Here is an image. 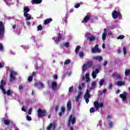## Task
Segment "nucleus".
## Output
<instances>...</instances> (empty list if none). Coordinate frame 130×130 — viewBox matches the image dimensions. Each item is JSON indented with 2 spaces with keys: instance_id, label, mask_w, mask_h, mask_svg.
I'll list each match as a JSON object with an SVG mask.
<instances>
[{
  "instance_id": "f257e3e1",
  "label": "nucleus",
  "mask_w": 130,
  "mask_h": 130,
  "mask_svg": "<svg viewBox=\"0 0 130 130\" xmlns=\"http://www.w3.org/2000/svg\"><path fill=\"white\" fill-rule=\"evenodd\" d=\"M71 123L72 124H75L76 123V117L74 115H70L67 120V126H70L71 125Z\"/></svg>"
},
{
  "instance_id": "f03ea898",
  "label": "nucleus",
  "mask_w": 130,
  "mask_h": 130,
  "mask_svg": "<svg viewBox=\"0 0 130 130\" xmlns=\"http://www.w3.org/2000/svg\"><path fill=\"white\" fill-rule=\"evenodd\" d=\"M93 66V61H88L87 62L86 64H84L82 67V70L83 72H85L87 70V69H89V68H92Z\"/></svg>"
},
{
  "instance_id": "7ed1b4c3",
  "label": "nucleus",
  "mask_w": 130,
  "mask_h": 130,
  "mask_svg": "<svg viewBox=\"0 0 130 130\" xmlns=\"http://www.w3.org/2000/svg\"><path fill=\"white\" fill-rule=\"evenodd\" d=\"M112 18L115 20L119 18V19H121L122 18V15L120 14V12H117V11L114 10L112 12Z\"/></svg>"
},
{
  "instance_id": "20e7f679",
  "label": "nucleus",
  "mask_w": 130,
  "mask_h": 130,
  "mask_svg": "<svg viewBox=\"0 0 130 130\" xmlns=\"http://www.w3.org/2000/svg\"><path fill=\"white\" fill-rule=\"evenodd\" d=\"M93 105L96 110H98L99 108H104L105 107V106H104V104H103V103H99L98 101L94 102Z\"/></svg>"
},
{
  "instance_id": "39448f33",
  "label": "nucleus",
  "mask_w": 130,
  "mask_h": 130,
  "mask_svg": "<svg viewBox=\"0 0 130 130\" xmlns=\"http://www.w3.org/2000/svg\"><path fill=\"white\" fill-rule=\"evenodd\" d=\"M37 113L38 117H44L46 115V110L39 108L38 109Z\"/></svg>"
},
{
  "instance_id": "423d86ee",
  "label": "nucleus",
  "mask_w": 130,
  "mask_h": 130,
  "mask_svg": "<svg viewBox=\"0 0 130 130\" xmlns=\"http://www.w3.org/2000/svg\"><path fill=\"white\" fill-rule=\"evenodd\" d=\"M5 35V26L3 21L0 22V38Z\"/></svg>"
},
{
  "instance_id": "0eeeda50",
  "label": "nucleus",
  "mask_w": 130,
  "mask_h": 130,
  "mask_svg": "<svg viewBox=\"0 0 130 130\" xmlns=\"http://www.w3.org/2000/svg\"><path fill=\"white\" fill-rule=\"evenodd\" d=\"M99 47V45H98V44H96L91 49L92 53H100V52H101V50H100Z\"/></svg>"
},
{
  "instance_id": "6e6552de",
  "label": "nucleus",
  "mask_w": 130,
  "mask_h": 130,
  "mask_svg": "<svg viewBox=\"0 0 130 130\" xmlns=\"http://www.w3.org/2000/svg\"><path fill=\"white\" fill-rule=\"evenodd\" d=\"M90 20H91V16L86 15L84 17L83 20L82 21V23H88Z\"/></svg>"
},
{
  "instance_id": "1a4fd4ad",
  "label": "nucleus",
  "mask_w": 130,
  "mask_h": 130,
  "mask_svg": "<svg viewBox=\"0 0 130 130\" xmlns=\"http://www.w3.org/2000/svg\"><path fill=\"white\" fill-rule=\"evenodd\" d=\"M82 96H83V92L82 91H79L77 96L75 99L76 102H79V100H80V99H82Z\"/></svg>"
},
{
  "instance_id": "9d476101",
  "label": "nucleus",
  "mask_w": 130,
  "mask_h": 130,
  "mask_svg": "<svg viewBox=\"0 0 130 130\" xmlns=\"http://www.w3.org/2000/svg\"><path fill=\"white\" fill-rule=\"evenodd\" d=\"M15 76H17V73L15 72L12 71L10 74L9 77L12 80V81L15 80V79H16V77H15Z\"/></svg>"
},
{
  "instance_id": "9b49d317",
  "label": "nucleus",
  "mask_w": 130,
  "mask_h": 130,
  "mask_svg": "<svg viewBox=\"0 0 130 130\" xmlns=\"http://www.w3.org/2000/svg\"><path fill=\"white\" fill-rule=\"evenodd\" d=\"M51 87L53 91H56V89H57V83L54 81L52 82Z\"/></svg>"
},
{
  "instance_id": "f8f14e48",
  "label": "nucleus",
  "mask_w": 130,
  "mask_h": 130,
  "mask_svg": "<svg viewBox=\"0 0 130 130\" xmlns=\"http://www.w3.org/2000/svg\"><path fill=\"white\" fill-rule=\"evenodd\" d=\"M127 96V92H124L123 94H120L119 97L122 98L123 101H125L126 100V96Z\"/></svg>"
},
{
  "instance_id": "ddd939ff",
  "label": "nucleus",
  "mask_w": 130,
  "mask_h": 130,
  "mask_svg": "<svg viewBox=\"0 0 130 130\" xmlns=\"http://www.w3.org/2000/svg\"><path fill=\"white\" fill-rule=\"evenodd\" d=\"M23 10L24 11V13L23 14L24 16L27 17V16H29V14L28 13L30 12V9L27 7H25Z\"/></svg>"
},
{
  "instance_id": "4468645a",
  "label": "nucleus",
  "mask_w": 130,
  "mask_h": 130,
  "mask_svg": "<svg viewBox=\"0 0 130 130\" xmlns=\"http://www.w3.org/2000/svg\"><path fill=\"white\" fill-rule=\"evenodd\" d=\"M67 111H70L72 110V102L69 101L67 104Z\"/></svg>"
},
{
  "instance_id": "2eb2a0df",
  "label": "nucleus",
  "mask_w": 130,
  "mask_h": 130,
  "mask_svg": "<svg viewBox=\"0 0 130 130\" xmlns=\"http://www.w3.org/2000/svg\"><path fill=\"white\" fill-rule=\"evenodd\" d=\"M4 123L5 125H10V124H14V122L13 121H10L8 119H4Z\"/></svg>"
},
{
  "instance_id": "dca6fc26",
  "label": "nucleus",
  "mask_w": 130,
  "mask_h": 130,
  "mask_svg": "<svg viewBox=\"0 0 130 130\" xmlns=\"http://www.w3.org/2000/svg\"><path fill=\"white\" fill-rule=\"evenodd\" d=\"M51 127H53V130H55V124H53L52 123H50L48 126L47 127L46 129L50 130L51 129Z\"/></svg>"
},
{
  "instance_id": "f3484780",
  "label": "nucleus",
  "mask_w": 130,
  "mask_h": 130,
  "mask_svg": "<svg viewBox=\"0 0 130 130\" xmlns=\"http://www.w3.org/2000/svg\"><path fill=\"white\" fill-rule=\"evenodd\" d=\"M5 85H7V83L6 82V81L2 80L1 82L0 85V89L1 90H2V91L5 89V87H4V86H5Z\"/></svg>"
},
{
  "instance_id": "a211bd4d",
  "label": "nucleus",
  "mask_w": 130,
  "mask_h": 130,
  "mask_svg": "<svg viewBox=\"0 0 130 130\" xmlns=\"http://www.w3.org/2000/svg\"><path fill=\"white\" fill-rule=\"evenodd\" d=\"M112 77H115V78H116L118 80H121V75H120V74H116V72H115L114 73H113L112 74Z\"/></svg>"
},
{
  "instance_id": "6ab92c4d",
  "label": "nucleus",
  "mask_w": 130,
  "mask_h": 130,
  "mask_svg": "<svg viewBox=\"0 0 130 130\" xmlns=\"http://www.w3.org/2000/svg\"><path fill=\"white\" fill-rule=\"evenodd\" d=\"M58 39L55 37L53 38V40L54 41V42H59V41L61 40L62 38L60 37V34H58Z\"/></svg>"
},
{
  "instance_id": "aec40b11",
  "label": "nucleus",
  "mask_w": 130,
  "mask_h": 130,
  "mask_svg": "<svg viewBox=\"0 0 130 130\" xmlns=\"http://www.w3.org/2000/svg\"><path fill=\"white\" fill-rule=\"evenodd\" d=\"M3 93H4L5 94H7L8 96H12V92L11 91V90L9 89L7 91H6V89H4L2 90Z\"/></svg>"
},
{
  "instance_id": "412c9836",
  "label": "nucleus",
  "mask_w": 130,
  "mask_h": 130,
  "mask_svg": "<svg viewBox=\"0 0 130 130\" xmlns=\"http://www.w3.org/2000/svg\"><path fill=\"white\" fill-rule=\"evenodd\" d=\"M39 86H40L41 87L43 88V87H44V84H43V83L41 82H36L35 83V87L38 88Z\"/></svg>"
},
{
  "instance_id": "4be33fe9",
  "label": "nucleus",
  "mask_w": 130,
  "mask_h": 130,
  "mask_svg": "<svg viewBox=\"0 0 130 130\" xmlns=\"http://www.w3.org/2000/svg\"><path fill=\"white\" fill-rule=\"evenodd\" d=\"M52 18H48L44 21V25H47V24H49V23H50V22H52Z\"/></svg>"
},
{
  "instance_id": "5701e85b",
  "label": "nucleus",
  "mask_w": 130,
  "mask_h": 130,
  "mask_svg": "<svg viewBox=\"0 0 130 130\" xmlns=\"http://www.w3.org/2000/svg\"><path fill=\"white\" fill-rule=\"evenodd\" d=\"M93 59L94 60H98L99 61H101V60H102L103 59V58L101 56H98L93 57Z\"/></svg>"
},
{
  "instance_id": "b1692460",
  "label": "nucleus",
  "mask_w": 130,
  "mask_h": 130,
  "mask_svg": "<svg viewBox=\"0 0 130 130\" xmlns=\"http://www.w3.org/2000/svg\"><path fill=\"white\" fill-rule=\"evenodd\" d=\"M42 0H31V4H41Z\"/></svg>"
},
{
  "instance_id": "393cba45",
  "label": "nucleus",
  "mask_w": 130,
  "mask_h": 130,
  "mask_svg": "<svg viewBox=\"0 0 130 130\" xmlns=\"http://www.w3.org/2000/svg\"><path fill=\"white\" fill-rule=\"evenodd\" d=\"M95 87H96V82L93 81L91 83V88H90L89 90H92V89H95Z\"/></svg>"
},
{
  "instance_id": "a878e982",
  "label": "nucleus",
  "mask_w": 130,
  "mask_h": 130,
  "mask_svg": "<svg viewBox=\"0 0 130 130\" xmlns=\"http://www.w3.org/2000/svg\"><path fill=\"white\" fill-rule=\"evenodd\" d=\"M106 35H107V34L106 33V32H104L103 33L102 39L103 41H104V40H105V39H106Z\"/></svg>"
},
{
  "instance_id": "bb28decb",
  "label": "nucleus",
  "mask_w": 130,
  "mask_h": 130,
  "mask_svg": "<svg viewBox=\"0 0 130 130\" xmlns=\"http://www.w3.org/2000/svg\"><path fill=\"white\" fill-rule=\"evenodd\" d=\"M117 85L118 86H123L124 85V82L121 81H119L117 82Z\"/></svg>"
},
{
  "instance_id": "cd10ccee",
  "label": "nucleus",
  "mask_w": 130,
  "mask_h": 130,
  "mask_svg": "<svg viewBox=\"0 0 130 130\" xmlns=\"http://www.w3.org/2000/svg\"><path fill=\"white\" fill-rule=\"evenodd\" d=\"M105 82V80L104 79H101L100 81H99V85L100 86H103V85L104 84Z\"/></svg>"
},
{
  "instance_id": "c85d7f7f",
  "label": "nucleus",
  "mask_w": 130,
  "mask_h": 130,
  "mask_svg": "<svg viewBox=\"0 0 130 130\" xmlns=\"http://www.w3.org/2000/svg\"><path fill=\"white\" fill-rule=\"evenodd\" d=\"M97 74L95 73V71H93L91 74V76L93 79H96V77H97Z\"/></svg>"
},
{
  "instance_id": "c756f323",
  "label": "nucleus",
  "mask_w": 130,
  "mask_h": 130,
  "mask_svg": "<svg viewBox=\"0 0 130 130\" xmlns=\"http://www.w3.org/2000/svg\"><path fill=\"white\" fill-rule=\"evenodd\" d=\"M80 48H81V46H78L75 49V53L77 54L79 52V50H80Z\"/></svg>"
},
{
  "instance_id": "7c9ffc66",
  "label": "nucleus",
  "mask_w": 130,
  "mask_h": 130,
  "mask_svg": "<svg viewBox=\"0 0 130 130\" xmlns=\"http://www.w3.org/2000/svg\"><path fill=\"white\" fill-rule=\"evenodd\" d=\"M69 63H71V60L70 59L66 60L64 62V66L69 64Z\"/></svg>"
},
{
  "instance_id": "2f4dec72",
  "label": "nucleus",
  "mask_w": 130,
  "mask_h": 130,
  "mask_svg": "<svg viewBox=\"0 0 130 130\" xmlns=\"http://www.w3.org/2000/svg\"><path fill=\"white\" fill-rule=\"evenodd\" d=\"M90 97H91V94H88V93H85L84 95V98H87V99H89L90 98Z\"/></svg>"
},
{
  "instance_id": "473e14b6",
  "label": "nucleus",
  "mask_w": 130,
  "mask_h": 130,
  "mask_svg": "<svg viewBox=\"0 0 130 130\" xmlns=\"http://www.w3.org/2000/svg\"><path fill=\"white\" fill-rule=\"evenodd\" d=\"M73 90H74V85H72L71 87L69 88V93H72L73 92Z\"/></svg>"
},
{
  "instance_id": "72a5a7b5",
  "label": "nucleus",
  "mask_w": 130,
  "mask_h": 130,
  "mask_svg": "<svg viewBox=\"0 0 130 130\" xmlns=\"http://www.w3.org/2000/svg\"><path fill=\"white\" fill-rule=\"evenodd\" d=\"M27 81L30 82H32V81H33V77L31 76H29L27 79Z\"/></svg>"
},
{
  "instance_id": "f704fd0d",
  "label": "nucleus",
  "mask_w": 130,
  "mask_h": 130,
  "mask_svg": "<svg viewBox=\"0 0 130 130\" xmlns=\"http://www.w3.org/2000/svg\"><path fill=\"white\" fill-rule=\"evenodd\" d=\"M130 70H126L125 72V76H129Z\"/></svg>"
},
{
  "instance_id": "c9c22d12",
  "label": "nucleus",
  "mask_w": 130,
  "mask_h": 130,
  "mask_svg": "<svg viewBox=\"0 0 130 130\" xmlns=\"http://www.w3.org/2000/svg\"><path fill=\"white\" fill-rule=\"evenodd\" d=\"M95 39H96V38L95 37V36H92V37H89L90 41H94V40H95Z\"/></svg>"
},
{
  "instance_id": "e433bc0d",
  "label": "nucleus",
  "mask_w": 130,
  "mask_h": 130,
  "mask_svg": "<svg viewBox=\"0 0 130 130\" xmlns=\"http://www.w3.org/2000/svg\"><path fill=\"white\" fill-rule=\"evenodd\" d=\"M90 113H93V112H95V110L94 108H91L89 110Z\"/></svg>"
},
{
  "instance_id": "4c0bfd02",
  "label": "nucleus",
  "mask_w": 130,
  "mask_h": 130,
  "mask_svg": "<svg viewBox=\"0 0 130 130\" xmlns=\"http://www.w3.org/2000/svg\"><path fill=\"white\" fill-rule=\"evenodd\" d=\"M78 55L80 57H83V56H84V53L83 52H80L78 53Z\"/></svg>"
},
{
  "instance_id": "58836bf2",
  "label": "nucleus",
  "mask_w": 130,
  "mask_h": 130,
  "mask_svg": "<svg viewBox=\"0 0 130 130\" xmlns=\"http://www.w3.org/2000/svg\"><path fill=\"white\" fill-rule=\"evenodd\" d=\"M123 54L125 55V54H126V48L125 47H123Z\"/></svg>"
},
{
  "instance_id": "ea45409f",
  "label": "nucleus",
  "mask_w": 130,
  "mask_h": 130,
  "mask_svg": "<svg viewBox=\"0 0 130 130\" xmlns=\"http://www.w3.org/2000/svg\"><path fill=\"white\" fill-rule=\"evenodd\" d=\"M38 29L39 30V31H41V30H42V29H43V27H42V25H40L38 26Z\"/></svg>"
},
{
  "instance_id": "a19ab883",
  "label": "nucleus",
  "mask_w": 130,
  "mask_h": 130,
  "mask_svg": "<svg viewBox=\"0 0 130 130\" xmlns=\"http://www.w3.org/2000/svg\"><path fill=\"white\" fill-rule=\"evenodd\" d=\"M26 17V20H27V21H29V20H31V15H27V16H25Z\"/></svg>"
},
{
  "instance_id": "79ce46f5",
  "label": "nucleus",
  "mask_w": 130,
  "mask_h": 130,
  "mask_svg": "<svg viewBox=\"0 0 130 130\" xmlns=\"http://www.w3.org/2000/svg\"><path fill=\"white\" fill-rule=\"evenodd\" d=\"M113 86V85H112V83H109L108 85V89H109V90H111L112 89Z\"/></svg>"
},
{
  "instance_id": "37998d69",
  "label": "nucleus",
  "mask_w": 130,
  "mask_h": 130,
  "mask_svg": "<svg viewBox=\"0 0 130 130\" xmlns=\"http://www.w3.org/2000/svg\"><path fill=\"white\" fill-rule=\"evenodd\" d=\"M123 38H124V36L123 35H120L117 37V39H123Z\"/></svg>"
},
{
  "instance_id": "c03bdc74",
  "label": "nucleus",
  "mask_w": 130,
  "mask_h": 130,
  "mask_svg": "<svg viewBox=\"0 0 130 130\" xmlns=\"http://www.w3.org/2000/svg\"><path fill=\"white\" fill-rule=\"evenodd\" d=\"M31 114H32V108H30L28 112V114H29V115H31Z\"/></svg>"
},
{
  "instance_id": "a18cd8bd",
  "label": "nucleus",
  "mask_w": 130,
  "mask_h": 130,
  "mask_svg": "<svg viewBox=\"0 0 130 130\" xmlns=\"http://www.w3.org/2000/svg\"><path fill=\"white\" fill-rule=\"evenodd\" d=\"M61 111H62V112L63 113H64L65 111H66V108H64V107H61Z\"/></svg>"
},
{
  "instance_id": "49530a36",
  "label": "nucleus",
  "mask_w": 130,
  "mask_h": 130,
  "mask_svg": "<svg viewBox=\"0 0 130 130\" xmlns=\"http://www.w3.org/2000/svg\"><path fill=\"white\" fill-rule=\"evenodd\" d=\"M26 119H27V120H28L29 121H31V120H32V118L29 116H26Z\"/></svg>"
},
{
  "instance_id": "de8ad7c7",
  "label": "nucleus",
  "mask_w": 130,
  "mask_h": 130,
  "mask_svg": "<svg viewBox=\"0 0 130 130\" xmlns=\"http://www.w3.org/2000/svg\"><path fill=\"white\" fill-rule=\"evenodd\" d=\"M80 6H81V4H80L79 3H78L75 6V9H78V8H80Z\"/></svg>"
},
{
  "instance_id": "09e8293b",
  "label": "nucleus",
  "mask_w": 130,
  "mask_h": 130,
  "mask_svg": "<svg viewBox=\"0 0 130 130\" xmlns=\"http://www.w3.org/2000/svg\"><path fill=\"white\" fill-rule=\"evenodd\" d=\"M0 50H4V47L3 46V44L0 43Z\"/></svg>"
},
{
  "instance_id": "8fccbe9b",
  "label": "nucleus",
  "mask_w": 130,
  "mask_h": 130,
  "mask_svg": "<svg viewBox=\"0 0 130 130\" xmlns=\"http://www.w3.org/2000/svg\"><path fill=\"white\" fill-rule=\"evenodd\" d=\"M35 76H36V72H35V71H34L31 76L33 78L34 77H35Z\"/></svg>"
},
{
  "instance_id": "3c124183",
  "label": "nucleus",
  "mask_w": 130,
  "mask_h": 130,
  "mask_svg": "<svg viewBox=\"0 0 130 130\" xmlns=\"http://www.w3.org/2000/svg\"><path fill=\"white\" fill-rule=\"evenodd\" d=\"M58 108H59V106H56L55 107V111H56V112H57V111H58Z\"/></svg>"
},
{
  "instance_id": "603ef678",
  "label": "nucleus",
  "mask_w": 130,
  "mask_h": 130,
  "mask_svg": "<svg viewBox=\"0 0 130 130\" xmlns=\"http://www.w3.org/2000/svg\"><path fill=\"white\" fill-rule=\"evenodd\" d=\"M109 125L110 126V127H112L113 125V123L112 122H110L109 123Z\"/></svg>"
},
{
  "instance_id": "864d4df0",
  "label": "nucleus",
  "mask_w": 130,
  "mask_h": 130,
  "mask_svg": "<svg viewBox=\"0 0 130 130\" xmlns=\"http://www.w3.org/2000/svg\"><path fill=\"white\" fill-rule=\"evenodd\" d=\"M94 72H95V74H98V73H99V69H95Z\"/></svg>"
},
{
  "instance_id": "5fc2aeb1",
  "label": "nucleus",
  "mask_w": 130,
  "mask_h": 130,
  "mask_svg": "<svg viewBox=\"0 0 130 130\" xmlns=\"http://www.w3.org/2000/svg\"><path fill=\"white\" fill-rule=\"evenodd\" d=\"M107 63H108V62H107V61H105L103 64L104 67H106V66L107 64Z\"/></svg>"
},
{
  "instance_id": "6e6d98bb",
  "label": "nucleus",
  "mask_w": 130,
  "mask_h": 130,
  "mask_svg": "<svg viewBox=\"0 0 130 130\" xmlns=\"http://www.w3.org/2000/svg\"><path fill=\"white\" fill-rule=\"evenodd\" d=\"M19 90H22V89H24V87L22 85H19Z\"/></svg>"
},
{
  "instance_id": "4d7b16f0",
  "label": "nucleus",
  "mask_w": 130,
  "mask_h": 130,
  "mask_svg": "<svg viewBox=\"0 0 130 130\" xmlns=\"http://www.w3.org/2000/svg\"><path fill=\"white\" fill-rule=\"evenodd\" d=\"M85 102L87 103V104H88V103H89V99L85 98Z\"/></svg>"
},
{
  "instance_id": "13d9d810",
  "label": "nucleus",
  "mask_w": 130,
  "mask_h": 130,
  "mask_svg": "<svg viewBox=\"0 0 130 130\" xmlns=\"http://www.w3.org/2000/svg\"><path fill=\"white\" fill-rule=\"evenodd\" d=\"M89 76H90V74H89V73H87V74L85 75V78H89Z\"/></svg>"
},
{
  "instance_id": "bf43d9fd",
  "label": "nucleus",
  "mask_w": 130,
  "mask_h": 130,
  "mask_svg": "<svg viewBox=\"0 0 130 130\" xmlns=\"http://www.w3.org/2000/svg\"><path fill=\"white\" fill-rule=\"evenodd\" d=\"M57 75H55L53 76V78L55 79V80H57Z\"/></svg>"
},
{
  "instance_id": "052dcab7",
  "label": "nucleus",
  "mask_w": 130,
  "mask_h": 130,
  "mask_svg": "<svg viewBox=\"0 0 130 130\" xmlns=\"http://www.w3.org/2000/svg\"><path fill=\"white\" fill-rule=\"evenodd\" d=\"M65 46L66 47H69V46H70V44L69 43H66L65 44Z\"/></svg>"
},
{
  "instance_id": "680f3d73",
  "label": "nucleus",
  "mask_w": 130,
  "mask_h": 130,
  "mask_svg": "<svg viewBox=\"0 0 130 130\" xmlns=\"http://www.w3.org/2000/svg\"><path fill=\"white\" fill-rule=\"evenodd\" d=\"M85 94H90V90L89 89H87Z\"/></svg>"
},
{
  "instance_id": "e2e57ef3",
  "label": "nucleus",
  "mask_w": 130,
  "mask_h": 130,
  "mask_svg": "<svg viewBox=\"0 0 130 130\" xmlns=\"http://www.w3.org/2000/svg\"><path fill=\"white\" fill-rule=\"evenodd\" d=\"M59 116H62V112H59L58 113Z\"/></svg>"
},
{
  "instance_id": "0e129e2a",
  "label": "nucleus",
  "mask_w": 130,
  "mask_h": 130,
  "mask_svg": "<svg viewBox=\"0 0 130 130\" xmlns=\"http://www.w3.org/2000/svg\"><path fill=\"white\" fill-rule=\"evenodd\" d=\"M22 111H24V112H26V109H25L24 107H22L21 108Z\"/></svg>"
},
{
  "instance_id": "69168bd1",
  "label": "nucleus",
  "mask_w": 130,
  "mask_h": 130,
  "mask_svg": "<svg viewBox=\"0 0 130 130\" xmlns=\"http://www.w3.org/2000/svg\"><path fill=\"white\" fill-rule=\"evenodd\" d=\"M110 118H111V116L110 115H108L107 119H109Z\"/></svg>"
},
{
  "instance_id": "338daca9",
  "label": "nucleus",
  "mask_w": 130,
  "mask_h": 130,
  "mask_svg": "<svg viewBox=\"0 0 130 130\" xmlns=\"http://www.w3.org/2000/svg\"><path fill=\"white\" fill-rule=\"evenodd\" d=\"M106 92H107V90L106 89L103 90V93H106Z\"/></svg>"
},
{
  "instance_id": "774afa93",
  "label": "nucleus",
  "mask_w": 130,
  "mask_h": 130,
  "mask_svg": "<svg viewBox=\"0 0 130 130\" xmlns=\"http://www.w3.org/2000/svg\"><path fill=\"white\" fill-rule=\"evenodd\" d=\"M70 130H74V127L73 126H70Z\"/></svg>"
}]
</instances>
